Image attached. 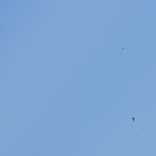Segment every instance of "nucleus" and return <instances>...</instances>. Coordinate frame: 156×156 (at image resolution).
I'll use <instances>...</instances> for the list:
<instances>
[{
    "label": "nucleus",
    "mask_w": 156,
    "mask_h": 156,
    "mask_svg": "<svg viewBox=\"0 0 156 156\" xmlns=\"http://www.w3.org/2000/svg\"><path fill=\"white\" fill-rule=\"evenodd\" d=\"M133 120H134V118H133Z\"/></svg>",
    "instance_id": "nucleus-1"
}]
</instances>
